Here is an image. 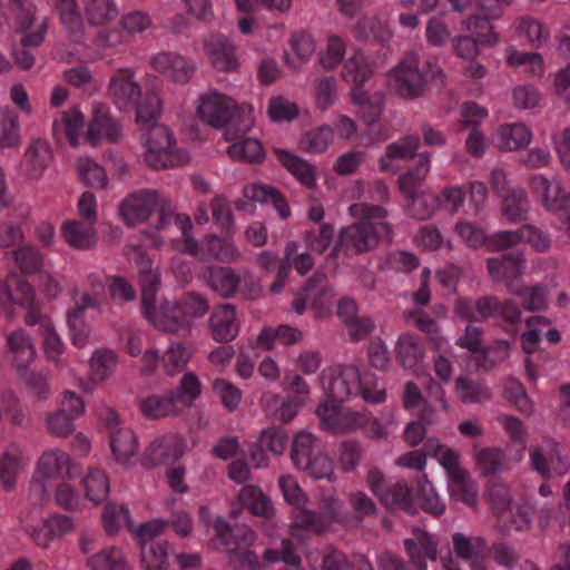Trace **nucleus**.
<instances>
[{"mask_svg": "<svg viewBox=\"0 0 570 570\" xmlns=\"http://www.w3.org/2000/svg\"><path fill=\"white\" fill-rule=\"evenodd\" d=\"M502 197L501 214L511 224H520L528 219L530 200L523 189H511Z\"/></svg>", "mask_w": 570, "mask_h": 570, "instance_id": "49530a36", "label": "nucleus"}, {"mask_svg": "<svg viewBox=\"0 0 570 570\" xmlns=\"http://www.w3.org/2000/svg\"><path fill=\"white\" fill-rule=\"evenodd\" d=\"M24 468L21 450L17 445H9L0 454V483L6 492L17 488L19 475Z\"/></svg>", "mask_w": 570, "mask_h": 570, "instance_id": "58836bf2", "label": "nucleus"}, {"mask_svg": "<svg viewBox=\"0 0 570 570\" xmlns=\"http://www.w3.org/2000/svg\"><path fill=\"white\" fill-rule=\"evenodd\" d=\"M145 317L158 330L176 333L187 328L175 302L165 301L158 306L155 304L142 308Z\"/></svg>", "mask_w": 570, "mask_h": 570, "instance_id": "72a5a7b5", "label": "nucleus"}, {"mask_svg": "<svg viewBox=\"0 0 570 570\" xmlns=\"http://www.w3.org/2000/svg\"><path fill=\"white\" fill-rule=\"evenodd\" d=\"M151 17L140 10H132L120 16L118 22L109 29H98L92 38L97 48L119 49L130 43L137 36L150 30Z\"/></svg>", "mask_w": 570, "mask_h": 570, "instance_id": "1a4fd4ad", "label": "nucleus"}, {"mask_svg": "<svg viewBox=\"0 0 570 570\" xmlns=\"http://www.w3.org/2000/svg\"><path fill=\"white\" fill-rule=\"evenodd\" d=\"M50 6L58 12L69 39L81 47L79 53L86 48L87 26L108 29L120 13L116 0H83L81 7L78 0H50Z\"/></svg>", "mask_w": 570, "mask_h": 570, "instance_id": "f03ea898", "label": "nucleus"}, {"mask_svg": "<svg viewBox=\"0 0 570 570\" xmlns=\"http://www.w3.org/2000/svg\"><path fill=\"white\" fill-rule=\"evenodd\" d=\"M490 20L494 19L484 12L482 14L473 13L462 21V26L481 45L493 47L499 42L500 38Z\"/></svg>", "mask_w": 570, "mask_h": 570, "instance_id": "09e8293b", "label": "nucleus"}, {"mask_svg": "<svg viewBox=\"0 0 570 570\" xmlns=\"http://www.w3.org/2000/svg\"><path fill=\"white\" fill-rule=\"evenodd\" d=\"M454 394L458 400L464 404H479L487 402L490 396V390L484 382L471 379L466 375H460L454 382Z\"/></svg>", "mask_w": 570, "mask_h": 570, "instance_id": "de8ad7c7", "label": "nucleus"}, {"mask_svg": "<svg viewBox=\"0 0 570 570\" xmlns=\"http://www.w3.org/2000/svg\"><path fill=\"white\" fill-rule=\"evenodd\" d=\"M140 550V564L144 570H169L170 553L167 543L142 546Z\"/></svg>", "mask_w": 570, "mask_h": 570, "instance_id": "680f3d73", "label": "nucleus"}, {"mask_svg": "<svg viewBox=\"0 0 570 570\" xmlns=\"http://www.w3.org/2000/svg\"><path fill=\"white\" fill-rule=\"evenodd\" d=\"M95 301L89 294H83L77 306L68 313V324L71 332L72 343L78 347H83L88 343L89 328L83 323L82 314L88 307H94Z\"/></svg>", "mask_w": 570, "mask_h": 570, "instance_id": "3c124183", "label": "nucleus"}, {"mask_svg": "<svg viewBox=\"0 0 570 570\" xmlns=\"http://www.w3.org/2000/svg\"><path fill=\"white\" fill-rule=\"evenodd\" d=\"M125 254L129 261L137 264L140 272L142 308L155 304L160 286L159 269L151 267V261L139 245H127Z\"/></svg>", "mask_w": 570, "mask_h": 570, "instance_id": "bb28decb", "label": "nucleus"}, {"mask_svg": "<svg viewBox=\"0 0 570 570\" xmlns=\"http://www.w3.org/2000/svg\"><path fill=\"white\" fill-rule=\"evenodd\" d=\"M375 69V61L363 50L355 49L345 60L341 77L345 82L363 88V85L373 77Z\"/></svg>", "mask_w": 570, "mask_h": 570, "instance_id": "c9c22d12", "label": "nucleus"}, {"mask_svg": "<svg viewBox=\"0 0 570 570\" xmlns=\"http://www.w3.org/2000/svg\"><path fill=\"white\" fill-rule=\"evenodd\" d=\"M7 347L8 360L18 370L29 366L37 354L32 338L23 330L7 335Z\"/></svg>", "mask_w": 570, "mask_h": 570, "instance_id": "4c0bfd02", "label": "nucleus"}, {"mask_svg": "<svg viewBox=\"0 0 570 570\" xmlns=\"http://www.w3.org/2000/svg\"><path fill=\"white\" fill-rule=\"evenodd\" d=\"M416 487L419 497L421 499L422 509L436 517L442 515L445 512V503L435 491L433 484L426 478L425 474L420 475L416 479Z\"/></svg>", "mask_w": 570, "mask_h": 570, "instance_id": "0e129e2a", "label": "nucleus"}, {"mask_svg": "<svg viewBox=\"0 0 570 570\" xmlns=\"http://www.w3.org/2000/svg\"><path fill=\"white\" fill-rule=\"evenodd\" d=\"M318 507L322 510L321 513L308 509L296 511L291 530L293 531L295 528H298L324 532L327 531L334 522L338 521L342 502L337 497L332 494L323 497Z\"/></svg>", "mask_w": 570, "mask_h": 570, "instance_id": "aec40b11", "label": "nucleus"}, {"mask_svg": "<svg viewBox=\"0 0 570 570\" xmlns=\"http://www.w3.org/2000/svg\"><path fill=\"white\" fill-rule=\"evenodd\" d=\"M3 289L11 304L28 308V312L39 309L36 306V293L33 287L24 279L13 277L4 283Z\"/></svg>", "mask_w": 570, "mask_h": 570, "instance_id": "13d9d810", "label": "nucleus"}, {"mask_svg": "<svg viewBox=\"0 0 570 570\" xmlns=\"http://www.w3.org/2000/svg\"><path fill=\"white\" fill-rule=\"evenodd\" d=\"M186 442L178 434H166L153 441L146 449L142 464L147 468L178 460L185 452Z\"/></svg>", "mask_w": 570, "mask_h": 570, "instance_id": "c756f323", "label": "nucleus"}, {"mask_svg": "<svg viewBox=\"0 0 570 570\" xmlns=\"http://www.w3.org/2000/svg\"><path fill=\"white\" fill-rule=\"evenodd\" d=\"M274 153L278 161L306 188L313 189L316 186L315 168L301 157H297L281 148Z\"/></svg>", "mask_w": 570, "mask_h": 570, "instance_id": "a18cd8bd", "label": "nucleus"}, {"mask_svg": "<svg viewBox=\"0 0 570 570\" xmlns=\"http://www.w3.org/2000/svg\"><path fill=\"white\" fill-rule=\"evenodd\" d=\"M246 508L252 514L271 521L275 514V508L271 499L263 490L254 484L244 485L238 492L235 501L232 502L229 517L237 519L242 514V509Z\"/></svg>", "mask_w": 570, "mask_h": 570, "instance_id": "393cba45", "label": "nucleus"}, {"mask_svg": "<svg viewBox=\"0 0 570 570\" xmlns=\"http://www.w3.org/2000/svg\"><path fill=\"white\" fill-rule=\"evenodd\" d=\"M90 570H131L125 553L117 547H108L87 559Z\"/></svg>", "mask_w": 570, "mask_h": 570, "instance_id": "4d7b16f0", "label": "nucleus"}, {"mask_svg": "<svg viewBox=\"0 0 570 570\" xmlns=\"http://www.w3.org/2000/svg\"><path fill=\"white\" fill-rule=\"evenodd\" d=\"M90 380L94 383L106 382L115 372L117 355L111 350L98 348L90 358Z\"/></svg>", "mask_w": 570, "mask_h": 570, "instance_id": "052dcab7", "label": "nucleus"}, {"mask_svg": "<svg viewBox=\"0 0 570 570\" xmlns=\"http://www.w3.org/2000/svg\"><path fill=\"white\" fill-rule=\"evenodd\" d=\"M139 125L146 129L140 136L144 163L156 170L181 167L190 161L188 153L177 146L174 132L167 126L156 122Z\"/></svg>", "mask_w": 570, "mask_h": 570, "instance_id": "0eeeda50", "label": "nucleus"}, {"mask_svg": "<svg viewBox=\"0 0 570 570\" xmlns=\"http://www.w3.org/2000/svg\"><path fill=\"white\" fill-rule=\"evenodd\" d=\"M79 473L78 465L63 450H46L38 459L36 474L45 480H70Z\"/></svg>", "mask_w": 570, "mask_h": 570, "instance_id": "5701e85b", "label": "nucleus"}, {"mask_svg": "<svg viewBox=\"0 0 570 570\" xmlns=\"http://www.w3.org/2000/svg\"><path fill=\"white\" fill-rule=\"evenodd\" d=\"M122 128L119 121L111 115L108 106L101 102H95L91 109V119L85 139L92 147L100 144L105 138L110 144L120 140Z\"/></svg>", "mask_w": 570, "mask_h": 570, "instance_id": "412c9836", "label": "nucleus"}, {"mask_svg": "<svg viewBox=\"0 0 570 570\" xmlns=\"http://www.w3.org/2000/svg\"><path fill=\"white\" fill-rule=\"evenodd\" d=\"M194 346L183 342L171 343L163 355L158 350H146L142 355L141 371L153 373L160 366L165 373L175 375L181 372L194 355Z\"/></svg>", "mask_w": 570, "mask_h": 570, "instance_id": "dca6fc26", "label": "nucleus"}, {"mask_svg": "<svg viewBox=\"0 0 570 570\" xmlns=\"http://www.w3.org/2000/svg\"><path fill=\"white\" fill-rule=\"evenodd\" d=\"M351 98L352 102L358 108V115L363 121L372 125L380 119L385 100L382 92L370 95L363 88L353 87Z\"/></svg>", "mask_w": 570, "mask_h": 570, "instance_id": "c03bdc74", "label": "nucleus"}, {"mask_svg": "<svg viewBox=\"0 0 570 570\" xmlns=\"http://www.w3.org/2000/svg\"><path fill=\"white\" fill-rule=\"evenodd\" d=\"M431 82L443 86L445 73L438 65L431 62L421 68L420 56L413 50L405 52L397 65L387 72V85L404 99L423 97Z\"/></svg>", "mask_w": 570, "mask_h": 570, "instance_id": "39448f33", "label": "nucleus"}, {"mask_svg": "<svg viewBox=\"0 0 570 570\" xmlns=\"http://www.w3.org/2000/svg\"><path fill=\"white\" fill-rule=\"evenodd\" d=\"M485 263L489 276L493 282L503 284L512 295H523L524 282L522 276L527 272L528 262L522 252L517 250L498 257H490Z\"/></svg>", "mask_w": 570, "mask_h": 570, "instance_id": "f8f14e48", "label": "nucleus"}, {"mask_svg": "<svg viewBox=\"0 0 570 570\" xmlns=\"http://www.w3.org/2000/svg\"><path fill=\"white\" fill-rule=\"evenodd\" d=\"M106 424L110 430V448L116 461L120 464H130L138 451V441L131 429L119 426L118 414L110 410L105 417Z\"/></svg>", "mask_w": 570, "mask_h": 570, "instance_id": "b1692460", "label": "nucleus"}, {"mask_svg": "<svg viewBox=\"0 0 570 570\" xmlns=\"http://www.w3.org/2000/svg\"><path fill=\"white\" fill-rule=\"evenodd\" d=\"M334 298V289L324 284L322 277H315L295 294L293 309L297 315H302L308 303L316 318H326L331 315Z\"/></svg>", "mask_w": 570, "mask_h": 570, "instance_id": "a211bd4d", "label": "nucleus"}, {"mask_svg": "<svg viewBox=\"0 0 570 570\" xmlns=\"http://www.w3.org/2000/svg\"><path fill=\"white\" fill-rule=\"evenodd\" d=\"M529 187L543 209L551 214L570 213V191L557 179H548L543 175H532Z\"/></svg>", "mask_w": 570, "mask_h": 570, "instance_id": "6ab92c4d", "label": "nucleus"}, {"mask_svg": "<svg viewBox=\"0 0 570 570\" xmlns=\"http://www.w3.org/2000/svg\"><path fill=\"white\" fill-rule=\"evenodd\" d=\"M206 283L218 296L225 299L236 295L254 298L261 292L249 272L236 273L229 266H209Z\"/></svg>", "mask_w": 570, "mask_h": 570, "instance_id": "9b49d317", "label": "nucleus"}, {"mask_svg": "<svg viewBox=\"0 0 570 570\" xmlns=\"http://www.w3.org/2000/svg\"><path fill=\"white\" fill-rule=\"evenodd\" d=\"M61 235L66 244L77 250H91L98 243L95 224L78 219L65 220L61 225Z\"/></svg>", "mask_w": 570, "mask_h": 570, "instance_id": "2f4dec72", "label": "nucleus"}, {"mask_svg": "<svg viewBox=\"0 0 570 570\" xmlns=\"http://www.w3.org/2000/svg\"><path fill=\"white\" fill-rule=\"evenodd\" d=\"M205 55L218 71L232 72L238 69L239 60L232 40L222 33H212L204 39Z\"/></svg>", "mask_w": 570, "mask_h": 570, "instance_id": "cd10ccee", "label": "nucleus"}, {"mask_svg": "<svg viewBox=\"0 0 570 570\" xmlns=\"http://www.w3.org/2000/svg\"><path fill=\"white\" fill-rule=\"evenodd\" d=\"M119 216L128 226L148 223L156 229L171 227L188 229L190 218L174 212L167 195L156 189H145L128 195L119 205Z\"/></svg>", "mask_w": 570, "mask_h": 570, "instance_id": "f257e3e1", "label": "nucleus"}, {"mask_svg": "<svg viewBox=\"0 0 570 570\" xmlns=\"http://www.w3.org/2000/svg\"><path fill=\"white\" fill-rule=\"evenodd\" d=\"M518 37L537 47L546 43L550 33L549 30L537 19L522 17L517 21Z\"/></svg>", "mask_w": 570, "mask_h": 570, "instance_id": "774afa93", "label": "nucleus"}, {"mask_svg": "<svg viewBox=\"0 0 570 570\" xmlns=\"http://www.w3.org/2000/svg\"><path fill=\"white\" fill-rule=\"evenodd\" d=\"M262 402L265 414L283 423L292 421L303 405L301 399H284L276 393L264 394Z\"/></svg>", "mask_w": 570, "mask_h": 570, "instance_id": "79ce46f5", "label": "nucleus"}, {"mask_svg": "<svg viewBox=\"0 0 570 570\" xmlns=\"http://www.w3.org/2000/svg\"><path fill=\"white\" fill-rule=\"evenodd\" d=\"M352 217L360 219L345 226L340 232L338 246L347 254H362L376 248L380 242V234H385L389 240L393 236V227L389 223L374 224L375 219L387 217V210L377 205L355 203L348 207Z\"/></svg>", "mask_w": 570, "mask_h": 570, "instance_id": "20e7f679", "label": "nucleus"}, {"mask_svg": "<svg viewBox=\"0 0 570 570\" xmlns=\"http://www.w3.org/2000/svg\"><path fill=\"white\" fill-rule=\"evenodd\" d=\"M484 499L498 517L511 511L513 497L510 485L503 480L497 479L489 482L484 490Z\"/></svg>", "mask_w": 570, "mask_h": 570, "instance_id": "5fc2aeb1", "label": "nucleus"}, {"mask_svg": "<svg viewBox=\"0 0 570 570\" xmlns=\"http://www.w3.org/2000/svg\"><path fill=\"white\" fill-rule=\"evenodd\" d=\"M431 169V154L422 153L419 155L417 166L409 169L399 177V188L401 193L411 199V212L414 217L425 219L431 215V209L422 207L425 203L424 196L420 195V187L424 183Z\"/></svg>", "mask_w": 570, "mask_h": 570, "instance_id": "2eb2a0df", "label": "nucleus"}, {"mask_svg": "<svg viewBox=\"0 0 570 570\" xmlns=\"http://www.w3.org/2000/svg\"><path fill=\"white\" fill-rule=\"evenodd\" d=\"M53 159L50 144L45 139H35L24 151L22 167L29 179H39L43 176Z\"/></svg>", "mask_w": 570, "mask_h": 570, "instance_id": "f704fd0d", "label": "nucleus"}, {"mask_svg": "<svg viewBox=\"0 0 570 570\" xmlns=\"http://www.w3.org/2000/svg\"><path fill=\"white\" fill-rule=\"evenodd\" d=\"M18 32L22 35L23 47H38L46 37V24L43 22L35 26V7L29 6L19 13L17 18Z\"/></svg>", "mask_w": 570, "mask_h": 570, "instance_id": "8fccbe9b", "label": "nucleus"}, {"mask_svg": "<svg viewBox=\"0 0 570 570\" xmlns=\"http://www.w3.org/2000/svg\"><path fill=\"white\" fill-rule=\"evenodd\" d=\"M289 456L293 465L314 480H335L334 462L332 458L321 449L315 434L302 430L292 441Z\"/></svg>", "mask_w": 570, "mask_h": 570, "instance_id": "6e6552de", "label": "nucleus"}, {"mask_svg": "<svg viewBox=\"0 0 570 570\" xmlns=\"http://www.w3.org/2000/svg\"><path fill=\"white\" fill-rule=\"evenodd\" d=\"M26 323L29 326L39 325L47 356L52 361H58L65 352V344L56 332L52 321L40 309H33L27 313Z\"/></svg>", "mask_w": 570, "mask_h": 570, "instance_id": "473e14b6", "label": "nucleus"}, {"mask_svg": "<svg viewBox=\"0 0 570 570\" xmlns=\"http://www.w3.org/2000/svg\"><path fill=\"white\" fill-rule=\"evenodd\" d=\"M320 379L326 395L325 402L342 403L355 396L372 404H381L386 400L385 390L377 387L376 376L370 371L362 372L355 365L328 367Z\"/></svg>", "mask_w": 570, "mask_h": 570, "instance_id": "7ed1b4c3", "label": "nucleus"}, {"mask_svg": "<svg viewBox=\"0 0 570 570\" xmlns=\"http://www.w3.org/2000/svg\"><path fill=\"white\" fill-rule=\"evenodd\" d=\"M453 549L463 560H471L474 570H485L483 557L487 553L485 541L480 537H466L456 532L453 534Z\"/></svg>", "mask_w": 570, "mask_h": 570, "instance_id": "37998d69", "label": "nucleus"}, {"mask_svg": "<svg viewBox=\"0 0 570 570\" xmlns=\"http://www.w3.org/2000/svg\"><path fill=\"white\" fill-rule=\"evenodd\" d=\"M193 223L188 229H178L183 240V252L191 255L199 262L218 261L224 263L236 262L240 257L235 243L230 237H219L215 234L207 235L198 242L193 235Z\"/></svg>", "mask_w": 570, "mask_h": 570, "instance_id": "9d476101", "label": "nucleus"}, {"mask_svg": "<svg viewBox=\"0 0 570 570\" xmlns=\"http://www.w3.org/2000/svg\"><path fill=\"white\" fill-rule=\"evenodd\" d=\"M404 547L414 570H428L426 560H436L438 541L423 529L414 528Z\"/></svg>", "mask_w": 570, "mask_h": 570, "instance_id": "7c9ffc66", "label": "nucleus"}, {"mask_svg": "<svg viewBox=\"0 0 570 570\" xmlns=\"http://www.w3.org/2000/svg\"><path fill=\"white\" fill-rule=\"evenodd\" d=\"M493 144L504 151L524 149L532 140L531 129L523 122L501 125L493 134Z\"/></svg>", "mask_w": 570, "mask_h": 570, "instance_id": "e433bc0d", "label": "nucleus"}, {"mask_svg": "<svg viewBox=\"0 0 570 570\" xmlns=\"http://www.w3.org/2000/svg\"><path fill=\"white\" fill-rule=\"evenodd\" d=\"M316 415L320 419L322 430L342 434L357 430L364 424V416L355 411L343 410L330 402H323L316 409Z\"/></svg>", "mask_w": 570, "mask_h": 570, "instance_id": "4be33fe9", "label": "nucleus"}, {"mask_svg": "<svg viewBox=\"0 0 570 570\" xmlns=\"http://www.w3.org/2000/svg\"><path fill=\"white\" fill-rule=\"evenodd\" d=\"M195 106L199 119L215 128L224 127L237 111L233 98L213 89L202 92Z\"/></svg>", "mask_w": 570, "mask_h": 570, "instance_id": "f3484780", "label": "nucleus"}, {"mask_svg": "<svg viewBox=\"0 0 570 570\" xmlns=\"http://www.w3.org/2000/svg\"><path fill=\"white\" fill-rule=\"evenodd\" d=\"M151 67L175 83L185 85L193 78L195 63L178 52L160 51L150 57Z\"/></svg>", "mask_w": 570, "mask_h": 570, "instance_id": "a878e982", "label": "nucleus"}, {"mask_svg": "<svg viewBox=\"0 0 570 570\" xmlns=\"http://www.w3.org/2000/svg\"><path fill=\"white\" fill-rule=\"evenodd\" d=\"M108 95L120 110L135 107L138 125H148L158 118L161 112V101L158 94L147 91L141 96V88L136 81L135 70L131 68H122L114 72L108 82Z\"/></svg>", "mask_w": 570, "mask_h": 570, "instance_id": "423d86ee", "label": "nucleus"}, {"mask_svg": "<svg viewBox=\"0 0 570 570\" xmlns=\"http://www.w3.org/2000/svg\"><path fill=\"white\" fill-rule=\"evenodd\" d=\"M357 39H375L380 42H386L392 38L390 29L381 26V22L375 17H361L352 29Z\"/></svg>", "mask_w": 570, "mask_h": 570, "instance_id": "69168bd1", "label": "nucleus"}, {"mask_svg": "<svg viewBox=\"0 0 570 570\" xmlns=\"http://www.w3.org/2000/svg\"><path fill=\"white\" fill-rule=\"evenodd\" d=\"M85 497L94 504L102 503L110 490V483L105 471L98 468H90L82 476Z\"/></svg>", "mask_w": 570, "mask_h": 570, "instance_id": "864d4df0", "label": "nucleus"}, {"mask_svg": "<svg viewBox=\"0 0 570 570\" xmlns=\"http://www.w3.org/2000/svg\"><path fill=\"white\" fill-rule=\"evenodd\" d=\"M140 410L147 417L160 419L181 411L175 395H151L140 402Z\"/></svg>", "mask_w": 570, "mask_h": 570, "instance_id": "bf43d9fd", "label": "nucleus"}, {"mask_svg": "<svg viewBox=\"0 0 570 570\" xmlns=\"http://www.w3.org/2000/svg\"><path fill=\"white\" fill-rule=\"evenodd\" d=\"M83 124V114L78 108L73 107L63 111L60 120H55L52 130L55 136L63 134L69 140L70 145L76 147L79 144Z\"/></svg>", "mask_w": 570, "mask_h": 570, "instance_id": "6e6d98bb", "label": "nucleus"}, {"mask_svg": "<svg viewBox=\"0 0 570 570\" xmlns=\"http://www.w3.org/2000/svg\"><path fill=\"white\" fill-rule=\"evenodd\" d=\"M185 325L188 328L194 318L203 317L209 311L207 298L197 293H189L179 301L175 302Z\"/></svg>", "mask_w": 570, "mask_h": 570, "instance_id": "e2e57ef3", "label": "nucleus"}, {"mask_svg": "<svg viewBox=\"0 0 570 570\" xmlns=\"http://www.w3.org/2000/svg\"><path fill=\"white\" fill-rule=\"evenodd\" d=\"M334 139V131L331 126L323 125L309 130L301 138L299 145L303 150L312 154H322L327 150Z\"/></svg>", "mask_w": 570, "mask_h": 570, "instance_id": "338daca9", "label": "nucleus"}, {"mask_svg": "<svg viewBox=\"0 0 570 570\" xmlns=\"http://www.w3.org/2000/svg\"><path fill=\"white\" fill-rule=\"evenodd\" d=\"M394 353L404 367H413L423 360L424 346L414 334L403 333L396 340Z\"/></svg>", "mask_w": 570, "mask_h": 570, "instance_id": "603ef678", "label": "nucleus"}, {"mask_svg": "<svg viewBox=\"0 0 570 570\" xmlns=\"http://www.w3.org/2000/svg\"><path fill=\"white\" fill-rule=\"evenodd\" d=\"M420 147L417 136L410 135L397 139L387 145L385 154L380 158V168L385 173H395L397 166L395 160H406L413 158Z\"/></svg>", "mask_w": 570, "mask_h": 570, "instance_id": "ea45409f", "label": "nucleus"}, {"mask_svg": "<svg viewBox=\"0 0 570 570\" xmlns=\"http://www.w3.org/2000/svg\"><path fill=\"white\" fill-rule=\"evenodd\" d=\"M472 459L482 475L499 474L507 470V454L500 446L474 444Z\"/></svg>", "mask_w": 570, "mask_h": 570, "instance_id": "a19ab883", "label": "nucleus"}, {"mask_svg": "<svg viewBox=\"0 0 570 570\" xmlns=\"http://www.w3.org/2000/svg\"><path fill=\"white\" fill-rule=\"evenodd\" d=\"M242 320L233 304L224 303L214 308L208 318V330L214 341L228 343L234 341L240 331Z\"/></svg>", "mask_w": 570, "mask_h": 570, "instance_id": "c85d7f7f", "label": "nucleus"}, {"mask_svg": "<svg viewBox=\"0 0 570 570\" xmlns=\"http://www.w3.org/2000/svg\"><path fill=\"white\" fill-rule=\"evenodd\" d=\"M366 482L371 491L383 505L390 509H402L410 514L416 512L411 489L405 481L387 482L382 471L372 468L367 472Z\"/></svg>", "mask_w": 570, "mask_h": 570, "instance_id": "4468645a", "label": "nucleus"}, {"mask_svg": "<svg viewBox=\"0 0 570 570\" xmlns=\"http://www.w3.org/2000/svg\"><path fill=\"white\" fill-rule=\"evenodd\" d=\"M254 126V117L252 108L244 114L239 128H236L235 124H232L224 131V139L230 142L227 148V155L237 161L246 163H261L265 158V150L262 142L252 137H246V134Z\"/></svg>", "mask_w": 570, "mask_h": 570, "instance_id": "ddd939ff", "label": "nucleus"}]
</instances>
